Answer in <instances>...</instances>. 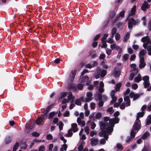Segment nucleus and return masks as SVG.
Wrapping results in <instances>:
<instances>
[{
	"instance_id": "obj_4",
	"label": "nucleus",
	"mask_w": 151,
	"mask_h": 151,
	"mask_svg": "<svg viewBox=\"0 0 151 151\" xmlns=\"http://www.w3.org/2000/svg\"><path fill=\"white\" fill-rule=\"evenodd\" d=\"M83 113L81 112L80 114V116L77 118V123L81 127H84L85 125V122L84 121L81 120V119H83Z\"/></svg>"
},
{
	"instance_id": "obj_59",
	"label": "nucleus",
	"mask_w": 151,
	"mask_h": 151,
	"mask_svg": "<svg viewBox=\"0 0 151 151\" xmlns=\"http://www.w3.org/2000/svg\"><path fill=\"white\" fill-rule=\"evenodd\" d=\"M96 106V104L93 103H91V104L90 106L91 108L92 109H93Z\"/></svg>"
},
{
	"instance_id": "obj_20",
	"label": "nucleus",
	"mask_w": 151,
	"mask_h": 151,
	"mask_svg": "<svg viewBox=\"0 0 151 151\" xmlns=\"http://www.w3.org/2000/svg\"><path fill=\"white\" fill-rule=\"evenodd\" d=\"M110 47L112 50L116 49L119 50L120 49H121L119 46L116 45L115 44H111V45Z\"/></svg>"
},
{
	"instance_id": "obj_44",
	"label": "nucleus",
	"mask_w": 151,
	"mask_h": 151,
	"mask_svg": "<svg viewBox=\"0 0 151 151\" xmlns=\"http://www.w3.org/2000/svg\"><path fill=\"white\" fill-rule=\"evenodd\" d=\"M39 151H44L45 150V147L44 146L42 145L40 146L38 149Z\"/></svg>"
},
{
	"instance_id": "obj_8",
	"label": "nucleus",
	"mask_w": 151,
	"mask_h": 151,
	"mask_svg": "<svg viewBox=\"0 0 151 151\" xmlns=\"http://www.w3.org/2000/svg\"><path fill=\"white\" fill-rule=\"evenodd\" d=\"M96 70L97 72H99L100 73V74L101 77L103 78L106 75V70H101L100 68L99 67H97Z\"/></svg>"
},
{
	"instance_id": "obj_10",
	"label": "nucleus",
	"mask_w": 151,
	"mask_h": 151,
	"mask_svg": "<svg viewBox=\"0 0 151 151\" xmlns=\"http://www.w3.org/2000/svg\"><path fill=\"white\" fill-rule=\"evenodd\" d=\"M88 77L87 76L85 77H81L79 80L80 82L83 83L86 82V85H88L90 83V81H88Z\"/></svg>"
},
{
	"instance_id": "obj_24",
	"label": "nucleus",
	"mask_w": 151,
	"mask_h": 151,
	"mask_svg": "<svg viewBox=\"0 0 151 151\" xmlns=\"http://www.w3.org/2000/svg\"><path fill=\"white\" fill-rule=\"evenodd\" d=\"M142 80V78L140 74H138L137 76L134 79V81L136 82L137 83H139Z\"/></svg>"
},
{
	"instance_id": "obj_13",
	"label": "nucleus",
	"mask_w": 151,
	"mask_h": 151,
	"mask_svg": "<svg viewBox=\"0 0 151 151\" xmlns=\"http://www.w3.org/2000/svg\"><path fill=\"white\" fill-rule=\"evenodd\" d=\"M147 53L146 50H145L142 49L139 52V59H144V56Z\"/></svg>"
},
{
	"instance_id": "obj_38",
	"label": "nucleus",
	"mask_w": 151,
	"mask_h": 151,
	"mask_svg": "<svg viewBox=\"0 0 151 151\" xmlns=\"http://www.w3.org/2000/svg\"><path fill=\"white\" fill-rule=\"evenodd\" d=\"M21 148L22 149H25L27 147V145L25 143H22L21 144Z\"/></svg>"
},
{
	"instance_id": "obj_25",
	"label": "nucleus",
	"mask_w": 151,
	"mask_h": 151,
	"mask_svg": "<svg viewBox=\"0 0 151 151\" xmlns=\"http://www.w3.org/2000/svg\"><path fill=\"white\" fill-rule=\"evenodd\" d=\"M130 34V32H127L126 35L124 36L123 39V41L126 42L128 39Z\"/></svg>"
},
{
	"instance_id": "obj_34",
	"label": "nucleus",
	"mask_w": 151,
	"mask_h": 151,
	"mask_svg": "<svg viewBox=\"0 0 151 151\" xmlns=\"http://www.w3.org/2000/svg\"><path fill=\"white\" fill-rule=\"evenodd\" d=\"M42 121V118L38 117L36 120V122L37 124H40Z\"/></svg>"
},
{
	"instance_id": "obj_50",
	"label": "nucleus",
	"mask_w": 151,
	"mask_h": 151,
	"mask_svg": "<svg viewBox=\"0 0 151 151\" xmlns=\"http://www.w3.org/2000/svg\"><path fill=\"white\" fill-rule=\"evenodd\" d=\"M144 35V33L142 32H140L139 33L136 34L135 36L136 37H139V36H142Z\"/></svg>"
},
{
	"instance_id": "obj_19",
	"label": "nucleus",
	"mask_w": 151,
	"mask_h": 151,
	"mask_svg": "<svg viewBox=\"0 0 151 151\" xmlns=\"http://www.w3.org/2000/svg\"><path fill=\"white\" fill-rule=\"evenodd\" d=\"M72 130L74 132H76L78 130V128L76 123H73L71 124Z\"/></svg>"
},
{
	"instance_id": "obj_35",
	"label": "nucleus",
	"mask_w": 151,
	"mask_h": 151,
	"mask_svg": "<svg viewBox=\"0 0 151 151\" xmlns=\"http://www.w3.org/2000/svg\"><path fill=\"white\" fill-rule=\"evenodd\" d=\"M116 28L115 27H114L113 28H112V30H111V34H112V37H114V34H116Z\"/></svg>"
},
{
	"instance_id": "obj_49",
	"label": "nucleus",
	"mask_w": 151,
	"mask_h": 151,
	"mask_svg": "<svg viewBox=\"0 0 151 151\" xmlns=\"http://www.w3.org/2000/svg\"><path fill=\"white\" fill-rule=\"evenodd\" d=\"M52 135L50 134H47V138L48 140H50L52 139Z\"/></svg>"
},
{
	"instance_id": "obj_40",
	"label": "nucleus",
	"mask_w": 151,
	"mask_h": 151,
	"mask_svg": "<svg viewBox=\"0 0 151 151\" xmlns=\"http://www.w3.org/2000/svg\"><path fill=\"white\" fill-rule=\"evenodd\" d=\"M101 114L100 112H98L96 115L95 117L96 119H98L101 117Z\"/></svg>"
},
{
	"instance_id": "obj_53",
	"label": "nucleus",
	"mask_w": 151,
	"mask_h": 151,
	"mask_svg": "<svg viewBox=\"0 0 151 151\" xmlns=\"http://www.w3.org/2000/svg\"><path fill=\"white\" fill-rule=\"evenodd\" d=\"M134 73H131L129 78V79L130 80H132L134 78Z\"/></svg>"
},
{
	"instance_id": "obj_11",
	"label": "nucleus",
	"mask_w": 151,
	"mask_h": 151,
	"mask_svg": "<svg viewBox=\"0 0 151 151\" xmlns=\"http://www.w3.org/2000/svg\"><path fill=\"white\" fill-rule=\"evenodd\" d=\"M149 7L150 5L146 1H145L141 6V9L143 11H145L146 9L149 8Z\"/></svg>"
},
{
	"instance_id": "obj_54",
	"label": "nucleus",
	"mask_w": 151,
	"mask_h": 151,
	"mask_svg": "<svg viewBox=\"0 0 151 151\" xmlns=\"http://www.w3.org/2000/svg\"><path fill=\"white\" fill-rule=\"evenodd\" d=\"M85 132L87 134H88L89 133V129L88 126L86 127L84 129Z\"/></svg>"
},
{
	"instance_id": "obj_46",
	"label": "nucleus",
	"mask_w": 151,
	"mask_h": 151,
	"mask_svg": "<svg viewBox=\"0 0 151 151\" xmlns=\"http://www.w3.org/2000/svg\"><path fill=\"white\" fill-rule=\"evenodd\" d=\"M132 87L133 89L135 90L138 88V85L137 84L133 83L132 85Z\"/></svg>"
},
{
	"instance_id": "obj_33",
	"label": "nucleus",
	"mask_w": 151,
	"mask_h": 151,
	"mask_svg": "<svg viewBox=\"0 0 151 151\" xmlns=\"http://www.w3.org/2000/svg\"><path fill=\"white\" fill-rule=\"evenodd\" d=\"M120 71H117L115 70H114V75L116 77H118L120 74Z\"/></svg>"
},
{
	"instance_id": "obj_23",
	"label": "nucleus",
	"mask_w": 151,
	"mask_h": 151,
	"mask_svg": "<svg viewBox=\"0 0 151 151\" xmlns=\"http://www.w3.org/2000/svg\"><path fill=\"white\" fill-rule=\"evenodd\" d=\"M68 94V99L69 101H71V102L72 103L74 101V98L71 92H69Z\"/></svg>"
},
{
	"instance_id": "obj_26",
	"label": "nucleus",
	"mask_w": 151,
	"mask_h": 151,
	"mask_svg": "<svg viewBox=\"0 0 151 151\" xmlns=\"http://www.w3.org/2000/svg\"><path fill=\"white\" fill-rule=\"evenodd\" d=\"M121 86L122 83H119L116 84L115 86V90L116 91H119Z\"/></svg>"
},
{
	"instance_id": "obj_51",
	"label": "nucleus",
	"mask_w": 151,
	"mask_h": 151,
	"mask_svg": "<svg viewBox=\"0 0 151 151\" xmlns=\"http://www.w3.org/2000/svg\"><path fill=\"white\" fill-rule=\"evenodd\" d=\"M119 53L117 55V58H119L121 55V53L122 52V50L121 49H120V50H119Z\"/></svg>"
},
{
	"instance_id": "obj_48",
	"label": "nucleus",
	"mask_w": 151,
	"mask_h": 151,
	"mask_svg": "<svg viewBox=\"0 0 151 151\" xmlns=\"http://www.w3.org/2000/svg\"><path fill=\"white\" fill-rule=\"evenodd\" d=\"M32 135L33 136L37 137L40 135V134L37 132H34L32 133Z\"/></svg>"
},
{
	"instance_id": "obj_17",
	"label": "nucleus",
	"mask_w": 151,
	"mask_h": 151,
	"mask_svg": "<svg viewBox=\"0 0 151 151\" xmlns=\"http://www.w3.org/2000/svg\"><path fill=\"white\" fill-rule=\"evenodd\" d=\"M136 6H134L131 9L130 12H129V14L128 15V17H130L131 16L134 15H135L136 10Z\"/></svg>"
},
{
	"instance_id": "obj_14",
	"label": "nucleus",
	"mask_w": 151,
	"mask_h": 151,
	"mask_svg": "<svg viewBox=\"0 0 151 151\" xmlns=\"http://www.w3.org/2000/svg\"><path fill=\"white\" fill-rule=\"evenodd\" d=\"M104 85L102 81H101L99 83V86L97 87L98 90L100 93H102L104 91V89L103 87Z\"/></svg>"
},
{
	"instance_id": "obj_61",
	"label": "nucleus",
	"mask_w": 151,
	"mask_h": 151,
	"mask_svg": "<svg viewBox=\"0 0 151 151\" xmlns=\"http://www.w3.org/2000/svg\"><path fill=\"white\" fill-rule=\"evenodd\" d=\"M69 111H67L63 114V115L64 116H67L69 115Z\"/></svg>"
},
{
	"instance_id": "obj_62",
	"label": "nucleus",
	"mask_w": 151,
	"mask_h": 151,
	"mask_svg": "<svg viewBox=\"0 0 151 151\" xmlns=\"http://www.w3.org/2000/svg\"><path fill=\"white\" fill-rule=\"evenodd\" d=\"M85 66L86 68H91L92 67V65L89 63H88L86 64Z\"/></svg>"
},
{
	"instance_id": "obj_16",
	"label": "nucleus",
	"mask_w": 151,
	"mask_h": 151,
	"mask_svg": "<svg viewBox=\"0 0 151 151\" xmlns=\"http://www.w3.org/2000/svg\"><path fill=\"white\" fill-rule=\"evenodd\" d=\"M91 145L93 146L96 145L98 142V139L95 138H93L91 139Z\"/></svg>"
},
{
	"instance_id": "obj_2",
	"label": "nucleus",
	"mask_w": 151,
	"mask_h": 151,
	"mask_svg": "<svg viewBox=\"0 0 151 151\" xmlns=\"http://www.w3.org/2000/svg\"><path fill=\"white\" fill-rule=\"evenodd\" d=\"M144 115V112L142 111L137 113L136 120L133 125L131 131V136L132 138H134L136 133L138 132L140 127V122L139 119L142 117Z\"/></svg>"
},
{
	"instance_id": "obj_41",
	"label": "nucleus",
	"mask_w": 151,
	"mask_h": 151,
	"mask_svg": "<svg viewBox=\"0 0 151 151\" xmlns=\"http://www.w3.org/2000/svg\"><path fill=\"white\" fill-rule=\"evenodd\" d=\"M19 143H18V142L16 143L14 146L13 149L15 150H17L18 149V147H19Z\"/></svg>"
},
{
	"instance_id": "obj_37",
	"label": "nucleus",
	"mask_w": 151,
	"mask_h": 151,
	"mask_svg": "<svg viewBox=\"0 0 151 151\" xmlns=\"http://www.w3.org/2000/svg\"><path fill=\"white\" fill-rule=\"evenodd\" d=\"M107 111L110 112V114H112L114 111L112 107H110L108 109H107Z\"/></svg>"
},
{
	"instance_id": "obj_42",
	"label": "nucleus",
	"mask_w": 151,
	"mask_h": 151,
	"mask_svg": "<svg viewBox=\"0 0 151 151\" xmlns=\"http://www.w3.org/2000/svg\"><path fill=\"white\" fill-rule=\"evenodd\" d=\"M117 148L120 150H122L123 148L122 145L120 144H117L116 145Z\"/></svg>"
},
{
	"instance_id": "obj_52",
	"label": "nucleus",
	"mask_w": 151,
	"mask_h": 151,
	"mask_svg": "<svg viewBox=\"0 0 151 151\" xmlns=\"http://www.w3.org/2000/svg\"><path fill=\"white\" fill-rule=\"evenodd\" d=\"M130 135H131V138L129 137H128L127 138V139H126V142L127 143H128L129 142H130L131 140V139H133V138H132L131 136V134H130Z\"/></svg>"
},
{
	"instance_id": "obj_6",
	"label": "nucleus",
	"mask_w": 151,
	"mask_h": 151,
	"mask_svg": "<svg viewBox=\"0 0 151 151\" xmlns=\"http://www.w3.org/2000/svg\"><path fill=\"white\" fill-rule=\"evenodd\" d=\"M149 79V77L147 76H145L142 78V80L144 81L143 84L145 88L148 87L150 85Z\"/></svg>"
},
{
	"instance_id": "obj_22",
	"label": "nucleus",
	"mask_w": 151,
	"mask_h": 151,
	"mask_svg": "<svg viewBox=\"0 0 151 151\" xmlns=\"http://www.w3.org/2000/svg\"><path fill=\"white\" fill-rule=\"evenodd\" d=\"M85 142L83 140H82L80 143V145L78 147V150L79 151H81L83 150V147L85 145Z\"/></svg>"
},
{
	"instance_id": "obj_56",
	"label": "nucleus",
	"mask_w": 151,
	"mask_h": 151,
	"mask_svg": "<svg viewBox=\"0 0 151 151\" xmlns=\"http://www.w3.org/2000/svg\"><path fill=\"white\" fill-rule=\"evenodd\" d=\"M107 42L110 43H112L114 42V41L111 38H109L107 40Z\"/></svg>"
},
{
	"instance_id": "obj_39",
	"label": "nucleus",
	"mask_w": 151,
	"mask_h": 151,
	"mask_svg": "<svg viewBox=\"0 0 151 151\" xmlns=\"http://www.w3.org/2000/svg\"><path fill=\"white\" fill-rule=\"evenodd\" d=\"M104 138H104H102L101 139L100 141V143L101 144H104L106 142V140H107V139H106L104 137Z\"/></svg>"
},
{
	"instance_id": "obj_32",
	"label": "nucleus",
	"mask_w": 151,
	"mask_h": 151,
	"mask_svg": "<svg viewBox=\"0 0 151 151\" xmlns=\"http://www.w3.org/2000/svg\"><path fill=\"white\" fill-rule=\"evenodd\" d=\"M150 135V133L147 131L145 133L144 135L142 137V138L145 139L146 138L148 137H149Z\"/></svg>"
},
{
	"instance_id": "obj_15",
	"label": "nucleus",
	"mask_w": 151,
	"mask_h": 151,
	"mask_svg": "<svg viewBox=\"0 0 151 151\" xmlns=\"http://www.w3.org/2000/svg\"><path fill=\"white\" fill-rule=\"evenodd\" d=\"M144 59H139V67L140 68H144L146 65L145 63L144 62Z\"/></svg>"
},
{
	"instance_id": "obj_57",
	"label": "nucleus",
	"mask_w": 151,
	"mask_h": 151,
	"mask_svg": "<svg viewBox=\"0 0 151 151\" xmlns=\"http://www.w3.org/2000/svg\"><path fill=\"white\" fill-rule=\"evenodd\" d=\"M75 104L78 105H81V102L79 99H77L75 101Z\"/></svg>"
},
{
	"instance_id": "obj_21",
	"label": "nucleus",
	"mask_w": 151,
	"mask_h": 151,
	"mask_svg": "<svg viewBox=\"0 0 151 151\" xmlns=\"http://www.w3.org/2000/svg\"><path fill=\"white\" fill-rule=\"evenodd\" d=\"M98 98L99 101H101L102 99L104 100H106L107 99L106 96L105 95H102L101 93L98 95Z\"/></svg>"
},
{
	"instance_id": "obj_45",
	"label": "nucleus",
	"mask_w": 151,
	"mask_h": 151,
	"mask_svg": "<svg viewBox=\"0 0 151 151\" xmlns=\"http://www.w3.org/2000/svg\"><path fill=\"white\" fill-rule=\"evenodd\" d=\"M90 55L92 58H95L96 56L95 52L94 51L92 52H91V53L90 54Z\"/></svg>"
},
{
	"instance_id": "obj_9",
	"label": "nucleus",
	"mask_w": 151,
	"mask_h": 151,
	"mask_svg": "<svg viewBox=\"0 0 151 151\" xmlns=\"http://www.w3.org/2000/svg\"><path fill=\"white\" fill-rule=\"evenodd\" d=\"M92 94L91 92H87L86 93L87 98L85 99V102H89L91 101L92 99Z\"/></svg>"
},
{
	"instance_id": "obj_31",
	"label": "nucleus",
	"mask_w": 151,
	"mask_h": 151,
	"mask_svg": "<svg viewBox=\"0 0 151 151\" xmlns=\"http://www.w3.org/2000/svg\"><path fill=\"white\" fill-rule=\"evenodd\" d=\"M68 93L67 92H65L61 94L59 98V101L62 99V98L65 97L67 95Z\"/></svg>"
},
{
	"instance_id": "obj_3",
	"label": "nucleus",
	"mask_w": 151,
	"mask_h": 151,
	"mask_svg": "<svg viewBox=\"0 0 151 151\" xmlns=\"http://www.w3.org/2000/svg\"><path fill=\"white\" fill-rule=\"evenodd\" d=\"M149 41H150L149 37L147 36L143 37L141 39V41L145 42L143 44V47L145 49H147L148 52L150 53L151 51V46L149 45Z\"/></svg>"
},
{
	"instance_id": "obj_36",
	"label": "nucleus",
	"mask_w": 151,
	"mask_h": 151,
	"mask_svg": "<svg viewBox=\"0 0 151 151\" xmlns=\"http://www.w3.org/2000/svg\"><path fill=\"white\" fill-rule=\"evenodd\" d=\"M101 65L104 68L107 69L108 67V65L104 61L102 62Z\"/></svg>"
},
{
	"instance_id": "obj_63",
	"label": "nucleus",
	"mask_w": 151,
	"mask_h": 151,
	"mask_svg": "<svg viewBox=\"0 0 151 151\" xmlns=\"http://www.w3.org/2000/svg\"><path fill=\"white\" fill-rule=\"evenodd\" d=\"M127 50L129 53L130 54H131L133 52V50L131 48H128Z\"/></svg>"
},
{
	"instance_id": "obj_60",
	"label": "nucleus",
	"mask_w": 151,
	"mask_h": 151,
	"mask_svg": "<svg viewBox=\"0 0 151 151\" xmlns=\"http://www.w3.org/2000/svg\"><path fill=\"white\" fill-rule=\"evenodd\" d=\"M132 47L134 50H137L139 48V46L138 45L134 44L133 45Z\"/></svg>"
},
{
	"instance_id": "obj_55",
	"label": "nucleus",
	"mask_w": 151,
	"mask_h": 151,
	"mask_svg": "<svg viewBox=\"0 0 151 151\" xmlns=\"http://www.w3.org/2000/svg\"><path fill=\"white\" fill-rule=\"evenodd\" d=\"M115 38L116 40H119L120 38V35L118 33H116L115 35Z\"/></svg>"
},
{
	"instance_id": "obj_30",
	"label": "nucleus",
	"mask_w": 151,
	"mask_h": 151,
	"mask_svg": "<svg viewBox=\"0 0 151 151\" xmlns=\"http://www.w3.org/2000/svg\"><path fill=\"white\" fill-rule=\"evenodd\" d=\"M72 129H70L68 131V133L66 134V136L68 137H71L73 134Z\"/></svg>"
},
{
	"instance_id": "obj_29",
	"label": "nucleus",
	"mask_w": 151,
	"mask_h": 151,
	"mask_svg": "<svg viewBox=\"0 0 151 151\" xmlns=\"http://www.w3.org/2000/svg\"><path fill=\"white\" fill-rule=\"evenodd\" d=\"M57 114V112H55L54 111L50 112L49 114L48 118L49 119H52V117Z\"/></svg>"
},
{
	"instance_id": "obj_28",
	"label": "nucleus",
	"mask_w": 151,
	"mask_h": 151,
	"mask_svg": "<svg viewBox=\"0 0 151 151\" xmlns=\"http://www.w3.org/2000/svg\"><path fill=\"white\" fill-rule=\"evenodd\" d=\"M63 123L61 122H59L58 123H57V125L59 126L60 130H62L63 129Z\"/></svg>"
},
{
	"instance_id": "obj_43",
	"label": "nucleus",
	"mask_w": 151,
	"mask_h": 151,
	"mask_svg": "<svg viewBox=\"0 0 151 151\" xmlns=\"http://www.w3.org/2000/svg\"><path fill=\"white\" fill-rule=\"evenodd\" d=\"M67 148V145L65 144L63 145H62L61 147V149H63V150H65V151L66 150Z\"/></svg>"
},
{
	"instance_id": "obj_12",
	"label": "nucleus",
	"mask_w": 151,
	"mask_h": 151,
	"mask_svg": "<svg viewBox=\"0 0 151 151\" xmlns=\"http://www.w3.org/2000/svg\"><path fill=\"white\" fill-rule=\"evenodd\" d=\"M129 96L131 98H133L134 100H135L139 98L140 95L137 93H135L133 92H131L129 94Z\"/></svg>"
},
{
	"instance_id": "obj_18",
	"label": "nucleus",
	"mask_w": 151,
	"mask_h": 151,
	"mask_svg": "<svg viewBox=\"0 0 151 151\" xmlns=\"http://www.w3.org/2000/svg\"><path fill=\"white\" fill-rule=\"evenodd\" d=\"M124 101L126 102V106H129L130 105V101L129 96H125L124 97Z\"/></svg>"
},
{
	"instance_id": "obj_5",
	"label": "nucleus",
	"mask_w": 151,
	"mask_h": 151,
	"mask_svg": "<svg viewBox=\"0 0 151 151\" xmlns=\"http://www.w3.org/2000/svg\"><path fill=\"white\" fill-rule=\"evenodd\" d=\"M139 22V20L138 19L135 20L134 18L131 19L128 23V27L129 28H131L132 27V25H135Z\"/></svg>"
},
{
	"instance_id": "obj_58",
	"label": "nucleus",
	"mask_w": 151,
	"mask_h": 151,
	"mask_svg": "<svg viewBox=\"0 0 151 151\" xmlns=\"http://www.w3.org/2000/svg\"><path fill=\"white\" fill-rule=\"evenodd\" d=\"M111 49H107L106 50V53L108 55H110L111 53Z\"/></svg>"
},
{
	"instance_id": "obj_7",
	"label": "nucleus",
	"mask_w": 151,
	"mask_h": 151,
	"mask_svg": "<svg viewBox=\"0 0 151 151\" xmlns=\"http://www.w3.org/2000/svg\"><path fill=\"white\" fill-rule=\"evenodd\" d=\"M76 72L75 71L71 72V74H70L67 83L68 84L72 83L73 81L74 80Z\"/></svg>"
},
{
	"instance_id": "obj_47",
	"label": "nucleus",
	"mask_w": 151,
	"mask_h": 151,
	"mask_svg": "<svg viewBox=\"0 0 151 151\" xmlns=\"http://www.w3.org/2000/svg\"><path fill=\"white\" fill-rule=\"evenodd\" d=\"M83 85L81 84H78L77 86V88L81 90L83 88Z\"/></svg>"
},
{
	"instance_id": "obj_1",
	"label": "nucleus",
	"mask_w": 151,
	"mask_h": 151,
	"mask_svg": "<svg viewBox=\"0 0 151 151\" xmlns=\"http://www.w3.org/2000/svg\"><path fill=\"white\" fill-rule=\"evenodd\" d=\"M104 120V122H99L101 131L99 133V135L101 137L104 136V137L107 139L108 138V135L111 134L113 131L114 124L119 122V119L118 117H115L109 119V117H105Z\"/></svg>"
},
{
	"instance_id": "obj_27",
	"label": "nucleus",
	"mask_w": 151,
	"mask_h": 151,
	"mask_svg": "<svg viewBox=\"0 0 151 151\" xmlns=\"http://www.w3.org/2000/svg\"><path fill=\"white\" fill-rule=\"evenodd\" d=\"M151 123V115H149L146 121V124L149 125Z\"/></svg>"
},
{
	"instance_id": "obj_64",
	"label": "nucleus",
	"mask_w": 151,
	"mask_h": 151,
	"mask_svg": "<svg viewBox=\"0 0 151 151\" xmlns=\"http://www.w3.org/2000/svg\"><path fill=\"white\" fill-rule=\"evenodd\" d=\"M60 139L62 141H63V142L64 143H66V142H67V140L65 139L64 137L63 136H61L60 137Z\"/></svg>"
}]
</instances>
